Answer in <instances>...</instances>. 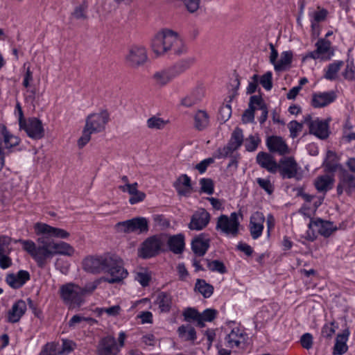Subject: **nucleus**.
<instances>
[{"label":"nucleus","instance_id":"f257e3e1","mask_svg":"<svg viewBox=\"0 0 355 355\" xmlns=\"http://www.w3.org/2000/svg\"><path fill=\"white\" fill-rule=\"evenodd\" d=\"M83 268L92 274L107 272L110 277L101 278L111 284L122 282L128 275L123 268V260L114 254L88 256L83 260Z\"/></svg>","mask_w":355,"mask_h":355},{"label":"nucleus","instance_id":"f03ea898","mask_svg":"<svg viewBox=\"0 0 355 355\" xmlns=\"http://www.w3.org/2000/svg\"><path fill=\"white\" fill-rule=\"evenodd\" d=\"M151 48L157 55L168 52L181 55L186 51L184 44L178 34L169 29H164L154 36L151 41Z\"/></svg>","mask_w":355,"mask_h":355},{"label":"nucleus","instance_id":"7ed1b4c3","mask_svg":"<svg viewBox=\"0 0 355 355\" xmlns=\"http://www.w3.org/2000/svg\"><path fill=\"white\" fill-rule=\"evenodd\" d=\"M15 242L22 244L23 250L30 254L40 268H44L54 257L51 239L46 236L37 239V245L31 240L19 239Z\"/></svg>","mask_w":355,"mask_h":355},{"label":"nucleus","instance_id":"20e7f679","mask_svg":"<svg viewBox=\"0 0 355 355\" xmlns=\"http://www.w3.org/2000/svg\"><path fill=\"white\" fill-rule=\"evenodd\" d=\"M80 286L68 283L60 287L59 293L63 302L70 307L80 306L84 302L80 295Z\"/></svg>","mask_w":355,"mask_h":355},{"label":"nucleus","instance_id":"39448f33","mask_svg":"<svg viewBox=\"0 0 355 355\" xmlns=\"http://www.w3.org/2000/svg\"><path fill=\"white\" fill-rule=\"evenodd\" d=\"M165 239L162 235H154L147 238L139 249V256L143 259H148L158 254L164 245Z\"/></svg>","mask_w":355,"mask_h":355},{"label":"nucleus","instance_id":"423d86ee","mask_svg":"<svg viewBox=\"0 0 355 355\" xmlns=\"http://www.w3.org/2000/svg\"><path fill=\"white\" fill-rule=\"evenodd\" d=\"M240 221L236 212L231 213L230 216L222 214L218 218L216 228L223 233L236 237L239 232Z\"/></svg>","mask_w":355,"mask_h":355},{"label":"nucleus","instance_id":"0eeeda50","mask_svg":"<svg viewBox=\"0 0 355 355\" xmlns=\"http://www.w3.org/2000/svg\"><path fill=\"white\" fill-rule=\"evenodd\" d=\"M316 49L309 51L302 57L304 62L309 59L329 60L334 55V51L331 49V43L324 38L319 39L315 44Z\"/></svg>","mask_w":355,"mask_h":355},{"label":"nucleus","instance_id":"6e6552de","mask_svg":"<svg viewBox=\"0 0 355 355\" xmlns=\"http://www.w3.org/2000/svg\"><path fill=\"white\" fill-rule=\"evenodd\" d=\"M109 120L110 114L107 110H102L98 113H92L86 118L84 128L92 134L98 133L105 130Z\"/></svg>","mask_w":355,"mask_h":355},{"label":"nucleus","instance_id":"1a4fd4ad","mask_svg":"<svg viewBox=\"0 0 355 355\" xmlns=\"http://www.w3.org/2000/svg\"><path fill=\"white\" fill-rule=\"evenodd\" d=\"M19 125V129L24 130L27 135L33 139L38 140L44 137L42 122L36 117L21 119Z\"/></svg>","mask_w":355,"mask_h":355},{"label":"nucleus","instance_id":"9d476101","mask_svg":"<svg viewBox=\"0 0 355 355\" xmlns=\"http://www.w3.org/2000/svg\"><path fill=\"white\" fill-rule=\"evenodd\" d=\"M35 232L37 236L64 239L70 236V233L64 229L52 227L43 223H36L34 225Z\"/></svg>","mask_w":355,"mask_h":355},{"label":"nucleus","instance_id":"9b49d317","mask_svg":"<svg viewBox=\"0 0 355 355\" xmlns=\"http://www.w3.org/2000/svg\"><path fill=\"white\" fill-rule=\"evenodd\" d=\"M337 194L342 195L345 192L348 196L355 193V176L346 169H342L338 177L336 187Z\"/></svg>","mask_w":355,"mask_h":355},{"label":"nucleus","instance_id":"f8f14e48","mask_svg":"<svg viewBox=\"0 0 355 355\" xmlns=\"http://www.w3.org/2000/svg\"><path fill=\"white\" fill-rule=\"evenodd\" d=\"M124 232L146 233L148 231V221L146 218L137 217L117 223Z\"/></svg>","mask_w":355,"mask_h":355},{"label":"nucleus","instance_id":"ddd939ff","mask_svg":"<svg viewBox=\"0 0 355 355\" xmlns=\"http://www.w3.org/2000/svg\"><path fill=\"white\" fill-rule=\"evenodd\" d=\"M311 227H315L318 233L324 238L329 237L338 230V227L333 222L320 218L316 219L311 218L308 224V228Z\"/></svg>","mask_w":355,"mask_h":355},{"label":"nucleus","instance_id":"4468645a","mask_svg":"<svg viewBox=\"0 0 355 355\" xmlns=\"http://www.w3.org/2000/svg\"><path fill=\"white\" fill-rule=\"evenodd\" d=\"M148 59L146 49L141 45L132 46L126 56V60L132 67L144 64Z\"/></svg>","mask_w":355,"mask_h":355},{"label":"nucleus","instance_id":"2eb2a0df","mask_svg":"<svg viewBox=\"0 0 355 355\" xmlns=\"http://www.w3.org/2000/svg\"><path fill=\"white\" fill-rule=\"evenodd\" d=\"M119 352L116 340L112 336H106L101 338L98 343L97 347L98 355H118Z\"/></svg>","mask_w":355,"mask_h":355},{"label":"nucleus","instance_id":"dca6fc26","mask_svg":"<svg viewBox=\"0 0 355 355\" xmlns=\"http://www.w3.org/2000/svg\"><path fill=\"white\" fill-rule=\"evenodd\" d=\"M265 220L263 214L260 211H256L250 216L249 230L254 240L259 239L262 235Z\"/></svg>","mask_w":355,"mask_h":355},{"label":"nucleus","instance_id":"f3484780","mask_svg":"<svg viewBox=\"0 0 355 355\" xmlns=\"http://www.w3.org/2000/svg\"><path fill=\"white\" fill-rule=\"evenodd\" d=\"M278 165L277 170L283 178L291 179L296 176L297 164L293 157L282 159Z\"/></svg>","mask_w":355,"mask_h":355},{"label":"nucleus","instance_id":"a211bd4d","mask_svg":"<svg viewBox=\"0 0 355 355\" xmlns=\"http://www.w3.org/2000/svg\"><path fill=\"white\" fill-rule=\"evenodd\" d=\"M209 220L210 214L205 209H201L193 214L189 227L192 230H201L208 225Z\"/></svg>","mask_w":355,"mask_h":355},{"label":"nucleus","instance_id":"6ab92c4d","mask_svg":"<svg viewBox=\"0 0 355 355\" xmlns=\"http://www.w3.org/2000/svg\"><path fill=\"white\" fill-rule=\"evenodd\" d=\"M31 276L27 270H20L16 274L10 273L6 277V282L12 288H21L28 280Z\"/></svg>","mask_w":355,"mask_h":355},{"label":"nucleus","instance_id":"aec40b11","mask_svg":"<svg viewBox=\"0 0 355 355\" xmlns=\"http://www.w3.org/2000/svg\"><path fill=\"white\" fill-rule=\"evenodd\" d=\"M336 99V94L334 91L314 93L312 96L311 105L315 108L327 106Z\"/></svg>","mask_w":355,"mask_h":355},{"label":"nucleus","instance_id":"412c9836","mask_svg":"<svg viewBox=\"0 0 355 355\" xmlns=\"http://www.w3.org/2000/svg\"><path fill=\"white\" fill-rule=\"evenodd\" d=\"M257 163L263 168H265L271 173L277 171L279 165L275 158L270 153L259 152L256 157Z\"/></svg>","mask_w":355,"mask_h":355},{"label":"nucleus","instance_id":"4be33fe9","mask_svg":"<svg viewBox=\"0 0 355 355\" xmlns=\"http://www.w3.org/2000/svg\"><path fill=\"white\" fill-rule=\"evenodd\" d=\"M246 334L239 327L233 328L225 338L226 346L230 348L238 347L245 340Z\"/></svg>","mask_w":355,"mask_h":355},{"label":"nucleus","instance_id":"5701e85b","mask_svg":"<svg viewBox=\"0 0 355 355\" xmlns=\"http://www.w3.org/2000/svg\"><path fill=\"white\" fill-rule=\"evenodd\" d=\"M26 303L23 300L15 302L8 313V322L10 323L18 322L26 311Z\"/></svg>","mask_w":355,"mask_h":355},{"label":"nucleus","instance_id":"b1692460","mask_svg":"<svg viewBox=\"0 0 355 355\" xmlns=\"http://www.w3.org/2000/svg\"><path fill=\"white\" fill-rule=\"evenodd\" d=\"M266 146L270 152L277 153L281 155L288 152V146L281 137H269L266 140Z\"/></svg>","mask_w":355,"mask_h":355},{"label":"nucleus","instance_id":"393cba45","mask_svg":"<svg viewBox=\"0 0 355 355\" xmlns=\"http://www.w3.org/2000/svg\"><path fill=\"white\" fill-rule=\"evenodd\" d=\"M309 132L320 139H325L329 135V123L317 118L310 124Z\"/></svg>","mask_w":355,"mask_h":355},{"label":"nucleus","instance_id":"a878e982","mask_svg":"<svg viewBox=\"0 0 355 355\" xmlns=\"http://www.w3.org/2000/svg\"><path fill=\"white\" fill-rule=\"evenodd\" d=\"M349 334V330L348 329H345L342 331V333L338 334L336 336L335 345L333 349L334 355H343L347 352L348 349L347 342Z\"/></svg>","mask_w":355,"mask_h":355},{"label":"nucleus","instance_id":"bb28decb","mask_svg":"<svg viewBox=\"0 0 355 355\" xmlns=\"http://www.w3.org/2000/svg\"><path fill=\"white\" fill-rule=\"evenodd\" d=\"M173 187L177 191L178 195L181 196H188L192 191L191 179L186 174L179 176L173 183Z\"/></svg>","mask_w":355,"mask_h":355},{"label":"nucleus","instance_id":"cd10ccee","mask_svg":"<svg viewBox=\"0 0 355 355\" xmlns=\"http://www.w3.org/2000/svg\"><path fill=\"white\" fill-rule=\"evenodd\" d=\"M209 241L203 234L194 238L191 242V249L194 254L199 257L205 255L209 248Z\"/></svg>","mask_w":355,"mask_h":355},{"label":"nucleus","instance_id":"c85d7f7f","mask_svg":"<svg viewBox=\"0 0 355 355\" xmlns=\"http://www.w3.org/2000/svg\"><path fill=\"white\" fill-rule=\"evenodd\" d=\"M167 244L169 250L174 254H181L185 245L184 236L182 234L170 236L167 240Z\"/></svg>","mask_w":355,"mask_h":355},{"label":"nucleus","instance_id":"c756f323","mask_svg":"<svg viewBox=\"0 0 355 355\" xmlns=\"http://www.w3.org/2000/svg\"><path fill=\"white\" fill-rule=\"evenodd\" d=\"M51 247L54 256L57 254L71 257L74 254V248L69 243L64 241L56 242L51 239Z\"/></svg>","mask_w":355,"mask_h":355},{"label":"nucleus","instance_id":"7c9ffc66","mask_svg":"<svg viewBox=\"0 0 355 355\" xmlns=\"http://www.w3.org/2000/svg\"><path fill=\"white\" fill-rule=\"evenodd\" d=\"M155 304H157L162 313L170 311L172 306V296L166 292H160L157 294Z\"/></svg>","mask_w":355,"mask_h":355},{"label":"nucleus","instance_id":"2f4dec72","mask_svg":"<svg viewBox=\"0 0 355 355\" xmlns=\"http://www.w3.org/2000/svg\"><path fill=\"white\" fill-rule=\"evenodd\" d=\"M204 92L202 87L195 89L190 94L185 96L181 101V104L185 107H191L199 102L203 97Z\"/></svg>","mask_w":355,"mask_h":355},{"label":"nucleus","instance_id":"473e14b6","mask_svg":"<svg viewBox=\"0 0 355 355\" xmlns=\"http://www.w3.org/2000/svg\"><path fill=\"white\" fill-rule=\"evenodd\" d=\"M175 76L171 67L156 72L153 79L157 85H164L171 81Z\"/></svg>","mask_w":355,"mask_h":355},{"label":"nucleus","instance_id":"72a5a7b5","mask_svg":"<svg viewBox=\"0 0 355 355\" xmlns=\"http://www.w3.org/2000/svg\"><path fill=\"white\" fill-rule=\"evenodd\" d=\"M293 52L291 51H283L281 53L280 58L275 64L276 71H284L291 64L293 60Z\"/></svg>","mask_w":355,"mask_h":355},{"label":"nucleus","instance_id":"f704fd0d","mask_svg":"<svg viewBox=\"0 0 355 355\" xmlns=\"http://www.w3.org/2000/svg\"><path fill=\"white\" fill-rule=\"evenodd\" d=\"M334 179L328 175H320L315 180V189L320 192H327L333 185Z\"/></svg>","mask_w":355,"mask_h":355},{"label":"nucleus","instance_id":"c9c22d12","mask_svg":"<svg viewBox=\"0 0 355 355\" xmlns=\"http://www.w3.org/2000/svg\"><path fill=\"white\" fill-rule=\"evenodd\" d=\"M209 125V116L205 111L198 110L194 116V127L199 131L205 130Z\"/></svg>","mask_w":355,"mask_h":355},{"label":"nucleus","instance_id":"e433bc0d","mask_svg":"<svg viewBox=\"0 0 355 355\" xmlns=\"http://www.w3.org/2000/svg\"><path fill=\"white\" fill-rule=\"evenodd\" d=\"M178 333L180 337L184 338L187 341H195L197 338L195 329L190 325H181L178 329Z\"/></svg>","mask_w":355,"mask_h":355},{"label":"nucleus","instance_id":"4c0bfd02","mask_svg":"<svg viewBox=\"0 0 355 355\" xmlns=\"http://www.w3.org/2000/svg\"><path fill=\"white\" fill-rule=\"evenodd\" d=\"M344 62L341 60L335 61L327 66L324 77L327 80H334L337 78V73L343 67Z\"/></svg>","mask_w":355,"mask_h":355},{"label":"nucleus","instance_id":"58836bf2","mask_svg":"<svg viewBox=\"0 0 355 355\" xmlns=\"http://www.w3.org/2000/svg\"><path fill=\"white\" fill-rule=\"evenodd\" d=\"M194 61L195 60L193 58H189L178 62L175 64L171 67V68L175 77L188 69L194 63Z\"/></svg>","mask_w":355,"mask_h":355},{"label":"nucleus","instance_id":"ea45409f","mask_svg":"<svg viewBox=\"0 0 355 355\" xmlns=\"http://www.w3.org/2000/svg\"><path fill=\"white\" fill-rule=\"evenodd\" d=\"M196 289L205 298H209L213 294L214 287L206 282L205 280L198 279L195 285Z\"/></svg>","mask_w":355,"mask_h":355},{"label":"nucleus","instance_id":"a19ab883","mask_svg":"<svg viewBox=\"0 0 355 355\" xmlns=\"http://www.w3.org/2000/svg\"><path fill=\"white\" fill-rule=\"evenodd\" d=\"M1 134L6 148H10L19 145L20 139L10 134L5 126L2 127Z\"/></svg>","mask_w":355,"mask_h":355},{"label":"nucleus","instance_id":"79ce46f5","mask_svg":"<svg viewBox=\"0 0 355 355\" xmlns=\"http://www.w3.org/2000/svg\"><path fill=\"white\" fill-rule=\"evenodd\" d=\"M338 329V324L335 321L325 323L322 328L321 336L327 340H331Z\"/></svg>","mask_w":355,"mask_h":355},{"label":"nucleus","instance_id":"37998d69","mask_svg":"<svg viewBox=\"0 0 355 355\" xmlns=\"http://www.w3.org/2000/svg\"><path fill=\"white\" fill-rule=\"evenodd\" d=\"M243 141V130L239 128H236L232 133L230 139L228 142L230 145L234 147L236 150L240 148Z\"/></svg>","mask_w":355,"mask_h":355},{"label":"nucleus","instance_id":"c03bdc74","mask_svg":"<svg viewBox=\"0 0 355 355\" xmlns=\"http://www.w3.org/2000/svg\"><path fill=\"white\" fill-rule=\"evenodd\" d=\"M207 263V268L212 272H217L220 274H225L227 272L224 263L219 260L210 261L207 259H204Z\"/></svg>","mask_w":355,"mask_h":355},{"label":"nucleus","instance_id":"a18cd8bd","mask_svg":"<svg viewBox=\"0 0 355 355\" xmlns=\"http://www.w3.org/2000/svg\"><path fill=\"white\" fill-rule=\"evenodd\" d=\"M86 322L90 324L96 322V320L90 317H84L80 315H74L69 321L68 325L71 329H75L78 324Z\"/></svg>","mask_w":355,"mask_h":355},{"label":"nucleus","instance_id":"49530a36","mask_svg":"<svg viewBox=\"0 0 355 355\" xmlns=\"http://www.w3.org/2000/svg\"><path fill=\"white\" fill-rule=\"evenodd\" d=\"M103 281L102 278H99L94 282L87 283L84 287H80L81 297L83 298L85 295H91Z\"/></svg>","mask_w":355,"mask_h":355},{"label":"nucleus","instance_id":"de8ad7c7","mask_svg":"<svg viewBox=\"0 0 355 355\" xmlns=\"http://www.w3.org/2000/svg\"><path fill=\"white\" fill-rule=\"evenodd\" d=\"M335 159L336 154L331 150H328L327 153V158L323 164L326 171L328 172H334L336 171L337 164L334 160Z\"/></svg>","mask_w":355,"mask_h":355},{"label":"nucleus","instance_id":"09e8293b","mask_svg":"<svg viewBox=\"0 0 355 355\" xmlns=\"http://www.w3.org/2000/svg\"><path fill=\"white\" fill-rule=\"evenodd\" d=\"M328 11L324 8L318 7V10L309 14L310 19L318 23L322 22L326 20Z\"/></svg>","mask_w":355,"mask_h":355},{"label":"nucleus","instance_id":"8fccbe9b","mask_svg":"<svg viewBox=\"0 0 355 355\" xmlns=\"http://www.w3.org/2000/svg\"><path fill=\"white\" fill-rule=\"evenodd\" d=\"M260 142L261 139L258 135H250L245 139V147L246 150L249 152H253L256 150Z\"/></svg>","mask_w":355,"mask_h":355},{"label":"nucleus","instance_id":"3c124183","mask_svg":"<svg viewBox=\"0 0 355 355\" xmlns=\"http://www.w3.org/2000/svg\"><path fill=\"white\" fill-rule=\"evenodd\" d=\"M146 123L150 129L160 130L165 126L166 121L162 118L153 116L147 120Z\"/></svg>","mask_w":355,"mask_h":355},{"label":"nucleus","instance_id":"603ef678","mask_svg":"<svg viewBox=\"0 0 355 355\" xmlns=\"http://www.w3.org/2000/svg\"><path fill=\"white\" fill-rule=\"evenodd\" d=\"M256 182L259 187L264 190L267 194L271 195L274 192L275 187L269 179L258 178L256 179Z\"/></svg>","mask_w":355,"mask_h":355},{"label":"nucleus","instance_id":"864d4df0","mask_svg":"<svg viewBox=\"0 0 355 355\" xmlns=\"http://www.w3.org/2000/svg\"><path fill=\"white\" fill-rule=\"evenodd\" d=\"M87 3L86 1H83L80 6L75 8L71 15L77 19H85L87 18Z\"/></svg>","mask_w":355,"mask_h":355},{"label":"nucleus","instance_id":"5fc2aeb1","mask_svg":"<svg viewBox=\"0 0 355 355\" xmlns=\"http://www.w3.org/2000/svg\"><path fill=\"white\" fill-rule=\"evenodd\" d=\"M261 86L267 91H270L272 87V73L271 71H267L263 76L259 77V80Z\"/></svg>","mask_w":355,"mask_h":355},{"label":"nucleus","instance_id":"6e6d98bb","mask_svg":"<svg viewBox=\"0 0 355 355\" xmlns=\"http://www.w3.org/2000/svg\"><path fill=\"white\" fill-rule=\"evenodd\" d=\"M200 184L201 186L200 189L202 192L205 193L208 195H211L214 193V182L211 179L202 178L200 180Z\"/></svg>","mask_w":355,"mask_h":355},{"label":"nucleus","instance_id":"4d7b16f0","mask_svg":"<svg viewBox=\"0 0 355 355\" xmlns=\"http://www.w3.org/2000/svg\"><path fill=\"white\" fill-rule=\"evenodd\" d=\"M232 115V107L229 103L220 106L218 113V119L222 122H226Z\"/></svg>","mask_w":355,"mask_h":355},{"label":"nucleus","instance_id":"13d9d810","mask_svg":"<svg viewBox=\"0 0 355 355\" xmlns=\"http://www.w3.org/2000/svg\"><path fill=\"white\" fill-rule=\"evenodd\" d=\"M11 241V237L6 235L0 236V255L2 253H10L11 252L10 248Z\"/></svg>","mask_w":355,"mask_h":355},{"label":"nucleus","instance_id":"bf43d9fd","mask_svg":"<svg viewBox=\"0 0 355 355\" xmlns=\"http://www.w3.org/2000/svg\"><path fill=\"white\" fill-rule=\"evenodd\" d=\"M182 315L184 316L185 321L189 322L191 320H196V319H198L200 313L196 309L189 307L184 309Z\"/></svg>","mask_w":355,"mask_h":355},{"label":"nucleus","instance_id":"052dcab7","mask_svg":"<svg viewBox=\"0 0 355 355\" xmlns=\"http://www.w3.org/2000/svg\"><path fill=\"white\" fill-rule=\"evenodd\" d=\"M135 279L139 282L142 286L145 287L148 286L151 277L148 272H138L136 273Z\"/></svg>","mask_w":355,"mask_h":355},{"label":"nucleus","instance_id":"680f3d73","mask_svg":"<svg viewBox=\"0 0 355 355\" xmlns=\"http://www.w3.org/2000/svg\"><path fill=\"white\" fill-rule=\"evenodd\" d=\"M236 150V149L232 146L227 144L222 148H219L217 151L218 155L217 157L219 159L225 158L227 157H232V153Z\"/></svg>","mask_w":355,"mask_h":355},{"label":"nucleus","instance_id":"e2e57ef3","mask_svg":"<svg viewBox=\"0 0 355 355\" xmlns=\"http://www.w3.org/2000/svg\"><path fill=\"white\" fill-rule=\"evenodd\" d=\"M121 311V307L119 305H114L108 308H97L96 311L99 314H102L103 313H107L110 316H116L119 314Z\"/></svg>","mask_w":355,"mask_h":355},{"label":"nucleus","instance_id":"0e129e2a","mask_svg":"<svg viewBox=\"0 0 355 355\" xmlns=\"http://www.w3.org/2000/svg\"><path fill=\"white\" fill-rule=\"evenodd\" d=\"M288 126L290 130L291 137L293 138L296 137L298 133L302 130V123H298L297 121H291Z\"/></svg>","mask_w":355,"mask_h":355},{"label":"nucleus","instance_id":"69168bd1","mask_svg":"<svg viewBox=\"0 0 355 355\" xmlns=\"http://www.w3.org/2000/svg\"><path fill=\"white\" fill-rule=\"evenodd\" d=\"M255 105H257L261 110L262 107H266V104L264 103L261 96L254 95L250 96L248 107L252 108H256Z\"/></svg>","mask_w":355,"mask_h":355},{"label":"nucleus","instance_id":"338daca9","mask_svg":"<svg viewBox=\"0 0 355 355\" xmlns=\"http://www.w3.org/2000/svg\"><path fill=\"white\" fill-rule=\"evenodd\" d=\"M257 108H252L248 107L247 110H245L242 115V121L245 123H253L254 121V112Z\"/></svg>","mask_w":355,"mask_h":355},{"label":"nucleus","instance_id":"774afa93","mask_svg":"<svg viewBox=\"0 0 355 355\" xmlns=\"http://www.w3.org/2000/svg\"><path fill=\"white\" fill-rule=\"evenodd\" d=\"M301 345L306 349H309L313 346V336L309 333L304 334L300 338Z\"/></svg>","mask_w":355,"mask_h":355}]
</instances>
